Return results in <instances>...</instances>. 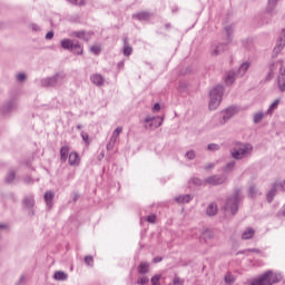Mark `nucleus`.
<instances>
[{
  "label": "nucleus",
  "instance_id": "nucleus-1",
  "mask_svg": "<svg viewBox=\"0 0 285 285\" xmlns=\"http://www.w3.org/2000/svg\"><path fill=\"white\" fill-rule=\"evenodd\" d=\"M279 276L273 272L263 274L259 278L253 281L252 285H273L279 282Z\"/></svg>",
  "mask_w": 285,
  "mask_h": 285
},
{
  "label": "nucleus",
  "instance_id": "nucleus-39",
  "mask_svg": "<svg viewBox=\"0 0 285 285\" xmlns=\"http://www.w3.org/2000/svg\"><path fill=\"white\" fill-rule=\"evenodd\" d=\"M218 149H219V146L215 144L208 145V150H218Z\"/></svg>",
  "mask_w": 285,
  "mask_h": 285
},
{
  "label": "nucleus",
  "instance_id": "nucleus-53",
  "mask_svg": "<svg viewBox=\"0 0 285 285\" xmlns=\"http://www.w3.org/2000/svg\"><path fill=\"white\" fill-rule=\"evenodd\" d=\"M283 41V46H284V43H285V40H282Z\"/></svg>",
  "mask_w": 285,
  "mask_h": 285
},
{
  "label": "nucleus",
  "instance_id": "nucleus-22",
  "mask_svg": "<svg viewBox=\"0 0 285 285\" xmlns=\"http://www.w3.org/2000/svg\"><path fill=\"white\" fill-rule=\"evenodd\" d=\"M160 281H161V275H155L151 277L153 285H161Z\"/></svg>",
  "mask_w": 285,
  "mask_h": 285
},
{
  "label": "nucleus",
  "instance_id": "nucleus-46",
  "mask_svg": "<svg viewBox=\"0 0 285 285\" xmlns=\"http://www.w3.org/2000/svg\"><path fill=\"white\" fill-rule=\"evenodd\" d=\"M161 256L155 257L154 258V264H159V262H161Z\"/></svg>",
  "mask_w": 285,
  "mask_h": 285
},
{
  "label": "nucleus",
  "instance_id": "nucleus-27",
  "mask_svg": "<svg viewBox=\"0 0 285 285\" xmlns=\"http://www.w3.org/2000/svg\"><path fill=\"white\" fill-rule=\"evenodd\" d=\"M149 279L147 276H141L140 278H138L137 284L144 285V284H148Z\"/></svg>",
  "mask_w": 285,
  "mask_h": 285
},
{
  "label": "nucleus",
  "instance_id": "nucleus-45",
  "mask_svg": "<svg viewBox=\"0 0 285 285\" xmlns=\"http://www.w3.org/2000/svg\"><path fill=\"white\" fill-rule=\"evenodd\" d=\"M115 131L118 134V135H121V132H124V128L122 127H118L115 129Z\"/></svg>",
  "mask_w": 285,
  "mask_h": 285
},
{
  "label": "nucleus",
  "instance_id": "nucleus-13",
  "mask_svg": "<svg viewBox=\"0 0 285 285\" xmlns=\"http://www.w3.org/2000/svg\"><path fill=\"white\" fill-rule=\"evenodd\" d=\"M91 81L96 86H104V77H101V75H94V76H91Z\"/></svg>",
  "mask_w": 285,
  "mask_h": 285
},
{
  "label": "nucleus",
  "instance_id": "nucleus-41",
  "mask_svg": "<svg viewBox=\"0 0 285 285\" xmlns=\"http://www.w3.org/2000/svg\"><path fill=\"white\" fill-rule=\"evenodd\" d=\"M118 138H119V134L114 131L111 136L112 141H117Z\"/></svg>",
  "mask_w": 285,
  "mask_h": 285
},
{
  "label": "nucleus",
  "instance_id": "nucleus-50",
  "mask_svg": "<svg viewBox=\"0 0 285 285\" xmlns=\"http://www.w3.org/2000/svg\"><path fill=\"white\" fill-rule=\"evenodd\" d=\"M282 48H284V46L278 45V46L276 47V50H282Z\"/></svg>",
  "mask_w": 285,
  "mask_h": 285
},
{
  "label": "nucleus",
  "instance_id": "nucleus-20",
  "mask_svg": "<svg viewBox=\"0 0 285 285\" xmlns=\"http://www.w3.org/2000/svg\"><path fill=\"white\" fill-rule=\"evenodd\" d=\"M176 202H178V204H188V202H190V196H179L178 198H176Z\"/></svg>",
  "mask_w": 285,
  "mask_h": 285
},
{
  "label": "nucleus",
  "instance_id": "nucleus-10",
  "mask_svg": "<svg viewBox=\"0 0 285 285\" xmlns=\"http://www.w3.org/2000/svg\"><path fill=\"white\" fill-rule=\"evenodd\" d=\"M207 181H208V184H212V186H219V184H224V178L214 176V177L208 178Z\"/></svg>",
  "mask_w": 285,
  "mask_h": 285
},
{
  "label": "nucleus",
  "instance_id": "nucleus-19",
  "mask_svg": "<svg viewBox=\"0 0 285 285\" xmlns=\"http://www.w3.org/2000/svg\"><path fill=\"white\" fill-rule=\"evenodd\" d=\"M278 88L284 91L285 90V75L282 73L279 77H278Z\"/></svg>",
  "mask_w": 285,
  "mask_h": 285
},
{
  "label": "nucleus",
  "instance_id": "nucleus-35",
  "mask_svg": "<svg viewBox=\"0 0 285 285\" xmlns=\"http://www.w3.org/2000/svg\"><path fill=\"white\" fill-rule=\"evenodd\" d=\"M174 285H184V279L179 277H174Z\"/></svg>",
  "mask_w": 285,
  "mask_h": 285
},
{
  "label": "nucleus",
  "instance_id": "nucleus-26",
  "mask_svg": "<svg viewBox=\"0 0 285 285\" xmlns=\"http://www.w3.org/2000/svg\"><path fill=\"white\" fill-rule=\"evenodd\" d=\"M263 119H264V114H262V112H258L254 116L255 124H259V121Z\"/></svg>",
  "mask_w": 285,
  "mask_h": 285
},
{
  "label": "nucleus",
  "instance_id": "nucleus-25",
  "mask_svg": "<svg viewBox=\"0 0 285 285\" xmlns=\"http://www.w3.org/2000/svg\"><path fill=\"white\" fill-rule=\"evenodd\" d=\"M85 263L87 266H92V264H95V258H92V256H86Z\"/></svg>",
  "mask_w": 285,
  "mask_h": 285
},
{
  "label": "nucleus",
  "instance_id": "nucleus-12",
  "mask_svg": "<svg viewBox=\"0 0 285 285\" xmlns=\"http://www.w3.org/2000/svg\"><path fill=\"white\" fill-rule=\"evenodd\" d=\"M255 236V229L253 228H247L243 235H242V238L243 239H253V237Z\"/></svg>",
  "mask_w": 285,
  "mask_h": 285
},
{
  "label": "nucleus",
  "instance_id": "nucleus-8",
  "mask_svg": "<svg viewBox=\"0 0 285 285\" xmlns=\"http://www.w3.org/2000/svg\"><path fill=\"white\" fill-rule=\"evenodd\" d=\"M69 153H70V147L68 146H65L60 149L61 161H67Z\"/></svg>",
  "mask_w": 285,
  "mask_h": 285
},
{
  "label": "nucleus",
  "instance_id": "nucleus-18",
  "mask_svg": "<svg viewBox=\"0 0 285 285\" xmlns=\"http://www.w3.org/2000/svg\"><path fill=\"white\" fill-rule=\"evenodd\" d=\"M71 50L75 55H83V47L79 43H75Z\"/></svg>",
  "mask_w": 285,
  "mask_h": 285
},
{
  "label": "nucleus",
  "instance_id": "nucleus-32",
  "mask_svg": "<svg viewBox=\"0 0 285 285\" xmlns=\"http://www.w3.org/2000/svg\"><path fill=\"white\" fill-rule=\"evenodd\" d=\"M275 190H283L285 191V181L283 184H275Z\"/></svg>",
  "mask_w": 285,
  "mask_h": 285
},
{
  "label": "nucleus",
  "instance_id": "nucleus-43",
  "mask_svg": "<svg viewBox=\"0 0 285 285\" xmlns=\"http://www.w3.org/2000/svg\"><path fill=\"white\" fill-rule=\"evenodd\" d=\"M187 157L188 159H195V151H188Z\"/></svg>",
  "mask_w": 285,
  "mask_h": 285
},
{
  "label": "nucleus",
  "instance_id": "nucleus-36",
  "mask_svg": "<svg viewBox=\"0 0 285 285\" xmlns=\"http://www.w3.org/2000/svg\"><path fill=\"white\" fill-rule=\"evenodd\" d=\"M273 197H275V190H271V191L267 194V202H273Z\"/></svg>",
  "mask_w": 285,
  "mask_h": 285
},
{
  "label": "nucleus",
  "instance_id": "nucleus-15",
  "mask_svg": "<svg viewBox=\"0 0 285 285\" xmlns=\"http://www.w3.org/2000/svg\"><path fill=\"white\" fill-rule=\"evenodd\" d=\"M124 43H125L124 55L126 57H130V55H132V47L128 46V38H125Z\"/></svg>",
  "mask_w": 285,
  "mask_h": 285
},
{
  "label": "nucleus",
  "instance_id": "nucleus-16",
  "mask_svg": "<svg viewBox=\"0 0 285 285\" xmlns=\"http://www.w3.org/2000/svg\"><path fill=\"white\" fill-rule=\"evenodd\" d=\"M149 268L150 265H148V263H140V265L138 266V273H140V275H144L148 273Z\"/></svg>",
  "mask_w": 285,
  "mask_h": 285
},
{
  "label": "nucleus",
  "instance_id": "nucleus-38",
  "mask_svg": "<svg viewBox=\"0 0 285 285\" xmlns=\"http://www.w3.org/2000/svg\"><path fill=\"white\" fill-rule=\"evenodd\" d=\"M17 79H18V81H24L26 80V73H18Z\"/></svg>",
  "mask_w": 285,
  "mask_h": 285
},
{
  "label": "nucleus",
  "instance_id": "nucleus-2",
  "mask_svg": "<svg viewBox=\"0 0 285 285\" xmlns=\"http://www.w3.org/2000/svg\"><path fill=\"white\" fill-rule=\"evenodd\" d=\"M222 95H224V87L217 86L210 91L209 109L217 110L219 104H222Z\"/></svg>",
  "mask_w": 285,
  "mask_h": 285
},
{
  "label": "nucleus",
  "instance_id": "nucleus-5",
  "mask_svg": "<svg viewBox=\"0 0 285 285\" xmlns=\"http://www.w3.org/2000/svg\"><path fill=\"white\" fill-rule=\"evenodd\" d=\"M79 164H81V158L79 157V154L76 151H71L69 154V165L79 166Z\"/></svg>",
  "mask_w": 285,
  "mask_h": 285
},
{
  "label": "nucleus",
  "instance_id": "nucleus-51",
  "mask_svg": "<svg viewBox=\"0 0 285 285\" xmlns=\"http://www.w3.org/2000/svg\"><path fill=\"white\" fill-rule=\"evenodd\" d=\"M235 166V163H230L227 168H233Z\"/></svg>",
  "mask_w": 285,
  "mask_h": 285
},
{
  "label": "nucleus",
  "instance_id": "nucleus-44",
  "mask_svg": "<svg viewBox=\"0 0 285 285\" xmlns=\"http://www.w3.org/2000/svg\"><path fill=\"white\" fill-rule=\"evenodd\" d=\"M52 37H55V32H52V31H49V32L46 35V39H52Z\"/></svg>",
  "mask_w": 285,
  "mask_h": 285
},
{
  "label": "nucleus",
  "instance_id": "nucleus-24",
  "mask_svg": "<svg viewBox=\"0 0 285 285\" xmlns=\"http://www.w3.org/2000/svg\"><path fill=\"white\" fill-rule=\"evenodd\" d=\"M225 282H226V284L235 283V276H233L232 274L225 275Z\"/></svg>",
  "mask_w": 285,
  "mask_h": 285
},
{
  "label": "nucleus",
  "instance_id": "nucleus-9",
  "mask_svg": "<svg viewBox=\"0 0 285 285\" xmlns=\"http://www.w3.org/2000/svg\"><path fill=\"white\" fill-rule=\"evenodd\" d=\"M52 199H55V193L47 191L45 194V202H46L47 206H49V208L52 207Z\"/></svg>",
  "mask_w": 285,
  "mask_h": 285
},
{
  "label": "nucleus",
  "instance_id": "nucleus-3",
  "mask_svg": "<svg viewBox=\"0 0 285 285\" xmlns=\"http://www.w3.org/2000/svg\"><path fill=\"white\" fill-rule=\"evenodd\" d=\"M253 153V146L237 144L236 147L232 150V157L234 159H244V157Z\"/></svg>",
  "mask_w": 285,
  "mask_h": 285
},
{
  "label": "nucleus",
  "instance_id": "nucleus-37",
  "mask_svg": "<svg viewBox=\"0 0 285 285\" xmlns=\"http://www.w3.org/2000/svg\"><path fill=\"white\" fill-rule=\"evenodd\" d=\"M71 3H73L75 6H83L85 1L83 0H70Z\"/></svg>",
  "mask_w": 285,
  "mask_h": 285
},
{
  "label": "nucleus",
  "instance_id": "nucleus-4",
  "mask_svg": "<svg viewBox=\"0 0 285 285\" xmlns=\"http://www.w3.org/2000/svg\"><path fill=\"white\" fill-rule=\"evenodd\" d=\"M161 126V119L159 117H146L145 128H159Z\"/></svg>",
  "mask_w": 285,
  "mask_h": 285
},
{
  "label": "nucleus",
  "instance_id": "nucleus-29",
  "mask_svg": "<svg viewBox=\"0 0 285 285\" xmlns=\"http://www.w3.org/2000/svg\"><path fill=\"white\" fill-rule=\"evenodd\" d=\"M91 52H94V55H99L101 52V47L92 46L91 47Z\"/></svg>",
  "mask_w": 285,
  "mask_h": 285
},
{
  "label": "nucleus",
  "instance_id": "nucleus-14",
  "mask_svg": "<svg viewBox=\"0 0 285 285\" xmlns=\"http://www.w3.org/2000/svg\"><path fill=\"white\" fill-rule=\"evenodd\" d=\"M53 277L55 279H59L60 282H66V279H68V274H66L65 272L58 271L55 273Z\"/></svg>",
  "mask_w": 285,
  "mask_h": 285
},
{
  "label": "nucleus",
  "instance_id": "nucleus-47",
  "mask_svg": "<svg viewBox=\"0 0 285 285\" xmlns=\"http://www.w3.org/2000/svg\"><path fill=\"white\" fill-rule=\"evenodd\" d=\"M160 106H159V104H156L155 106H154V110H160Z\"/></svg>",
  "mask_w": 285,
  "mask_h": 285
},
{
  "label": "nucleus",
  "instance_id": "nucleus-48",
  "mask_svg": "<svg viewBox=\"0 0 285 285\" xmlns=\"http://www.w3.org/2000/svg\"><path fill=\"white\" fill-rule=\"evenodd\" d=\"M35 205V200L32 198L29 199V206H33Z\"/></svg>",
  "mask_w": 285,
  "mask_h": 285
},
{
  "label": "nucleus",
  "instance_id": "nucleus-33",
  "mask_svg": "<svg viewBox=\"0 0 285 285\" xmlns=\"http://www.w3.org/2000/svg\"><path fill=\"white\" fill-rule=\"evenodd\" d=\"M227 85H232L235 81V76H227L225 79Z\"/></svg>",
  "mask_w": 285,
  "mask_h": 285
},
{
  "label": "nucleus",
  "instance_id": "nucleus-49",
  "mask_svg": "<svg viewBox=\"0 0 285 285\" xmlns=\"http://www.w3.org/2000/svg\"><path fill=\"white\" fill-rule=\"evenodd\" d=\"M2 228H8V225L0 224V230H1Z\"/></svg>",
  "mask_w": 285,
  "mask_h": 285
},
{
  "label": "nucleus",
  "instance_id": "nucleus-42",
  "mask_svg": "<svg viewBox=\"0 0 285 285\" xmlns=\"http://www.w3.org/2000/svg\"><path fill=\"white\" fill-rule=\"evenodd\" d=\"M81 137H82L83 141H85L86 144H88V139H89L88 134L82 132V134H81Z\"/></svg>",
  "mask_w": 285,
  "mask_h": 285
},
{
  "label": "nucleus",
  "instance_id": "nucleus-21",
  "mask_svg": "<svg viewBox=\"0 0 285 285\" xmlns=\"http://www.w3.org/2000/svg\"><path fill=\"white\" fill-rule=\"evenodd\" d=\"M148 17H150L148 12H140L135 16V18L138 19L139 21H146Z\"/></svg>",
  "mask_w": 285,
  "mask_h": 285
},
{
  "label": "nucleus",
  "instance_id": "nucleus-52",
  "mask_svg": "<svg viewBox=\"0 0 285 285\" xmlns=\"http://www.w3.org/2000/svg\"><path fill=\"white\" fill-rule=\"evenodd\" d=\"M194 184H200V180L197 179V178H195V179H194Z\"/></svg>",
  "mask_w": 285,
  "mask_h": 285
},
{
  "label": "nucleus",
  "instance_id": "nucleus-17",
  "mask_svg": "<svg viewBox=\"0 0 285 285\" xmlns=\"http://www.w3.org/2000/svg\"><path fill=\"white\" fill-rule=\"evenodd\" d=\"M207 215H209V217L217 215V206L215 204H210L207 207Z\"/></svg>",
  "mask_w": 285,
  "mask_h": 285
},
{
  "label": "nucleus",
  "instance_id": "nucleus-6",
  "mask_svg": "<svg viewBox=\"0 0 285 285\" xmlns=\"http://www.w3.org/2000/svg\"><path fill=\"white\" fill-rule=\"evenodd\" d=\"M237 112V109L235 107H229L225 111H223V124H226V120L233 117Z\"/></svg>",
  "mask_w": 285,
  "mask_h": 285
},
{
  "label": "nucleus",
  "instance_id": "nucleus-7",
  "mask_svg": "<svg viewBox=\"0 0 285 285\" xmlns=\"http://www.w3.org/2000/svg\"><path fill=\"white\" fill-rule=\"evenodd\" d=\"M225 208L232 210V214L235 215L237 213V199H229Z\"/></svg>",
  "mask_w": 285,
  "mask_h": 285
},
{
  "label": "nucleus",
  "instance_id": "nucleus-30",
  "mask_svg": "<svg viewBox=\"0 0 285 285\" xmlns=\"http://www.w3.org/2000/svg\"><path fill=\"white\" fill-rule=\"evenodd\" d=\"M279 106V99H276L271 106H269V111L275 110Z\"/></svg>",
  "mask_w": 285,
  "mask_h": 285
},
{
  "label": "nucleus",
  "instance_id": "nucleus-31",
  "mask_svg": "<svg viewBox=\"0 0 285 285\" xmlns=\"http://www.w3.org/2000/svg\"><path fill=\"white\" fill-rule=\"evenodd\" d=\"M115 144H117V141H112V138H110L109 142L107 144V150H112L115 148Z\"/></svg>",
  "mask_w": 285,
  "mask_h": 285
},
{
  "label": "nucleus",
  "instance_id": "nucleus-28",
  "mask_svg": "<svg viewBox=\"0 0 285 285\" xmlns=\"http://www.w3.org/2000/svg\"><path fill=\"white\" fill-rule=\"evenodd\" d=\"M76 37H78V39H83L85 41H88V38H86V32L83 31L76 32Z\"/></svg>",
  "mask_w": 285,
  "mask_h": 285
},
{
  "label": "nucleus",
  "instance_id": "nucleus-40",
  "mask_svg": "<svg viewBox=\"0 0 285 285\" xmlns=\"http://www.w3.org/2000/svg\"><path fill=\"white\" fill-rule=\"evenodd\" d=\"M7 181H14V173H10V174L7 176Z\"/></svg>",
  "mask_w": 285,
  "mask_h": 285
},
{
  "label": "nucleus",
  "instance_id": "nucleus-23",
  "mask_svg": "<svg viewBox=\"0 0 285 285\" xmlns=\"http://www.w3.org/2000/svg\"><path fill=\"white\" fill-rule=\"evenodd\" d=\"M248 68H250V63L248 62H244L240 68H239V72H242L243 75L246 73V70H248Z\"/></svg>",
  "mask_w": 285,
  "mask_h": 285
},
{
  "label": "nucleus",
  "instance_id": "nucleus-34",
  "mask_svg": "<svg viewBox=\"0 0 285 285\" xmlns=\"http://www.w3.org/2000/svg\"><path fill=\"white\" fill-rule=\"evenodd\" d=\"M147 222H149V224H155V222H157V216L156 215L148 216Z\"/></svg>",
  "mask_w": 285,
  "mask_h": 285
},
{
  "label": "nucleus",
  "instance_id": "nucleus-11",
  "mask_svg": "<svg viewBox=\"0 0 285 285\" xmlns=\"http://www.w3.org/2000/svg\"><path fill=\"white\" fill-rule=\"evenodd\" d=\"M61 46L65 50H72L75 48V42L68 39L61 40Z\"/></svg>",
  "mask_w": 285,
  "mask_h": 285
}]
</instances>
